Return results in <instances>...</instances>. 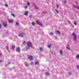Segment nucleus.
Returning a JSON list of instances; mask_svg holds the SVG:
<instances>
[{"mask_svg": "<svg viewBox=\"0 0 79 79\" xmlns=\"http://www.w3.org/2000/svg\"><path fill=\"white\" fill-rule=\"evenodd\" d=\"M12 20H13V19H9L8 20V21L10 23H13V21Z\"/></svg>", "mask_w": 79, "mask_h": 79, "instance_id": "nucleus-4", "label": "nucleus"}, {"mask_svg": "<svg viewBox=\"0 0 79 79\" xmlns=\"http://www.w3.org/2000/svg\"><path fill=\"white\" fill-rule=\"evenodd\" d=\"M39 63L38 61H36L35 63V65H37V64H39Z\"/></svg>", "mask_w": 79, "mask_h": 79, "instance_id": "nucleus-9", "label": "nucleus"}, {"mask_svg": "<svg viewBox=\"0 0 79 79\" xmlns=\"http://www.w3.org/2000/svg\"><path fill=\"white\" fill-rule=\"evenodd\" d=\"M25 9H27V6H25Z\"/></svg>", "mask_w": 79, "mask_h": 79, "instance_id": "nucleus-36", "label": "nucleus"}, {"mask_svg": "<svg viewBox=\"0 0 79 79\" xmlns=\"http://www.w3.org/2000/svg\"><path fill=\"white\" fill-rule=\"evenodd\" d=\"M36 23L38 24V25H40V26H42V24L41 23H40L39 22L36 21Z\"/></svg>", "mask_w": 79, "mask_h": 79, "instance_id": "nucleus-6", "label": "nucleus"}, {"mask_svg": "<svg viewBox=\"0 0 79 79\" xmlns=\"http://www.w3.org/2000/svg\"><path fill=\"white\" fill-rule=\"evenodd\" d=\"M52 46V45L51 44H50L48 46V48H51V47Z\"/></svg>", "mask_w": 79, "mask_h": 79, "instance_id": "nucleus-18", "label": "nucleus"}, {"mask_svg": "<svg viewBox=\"0 0 79 79\" xmlns=\"http://www.w3.org/2000/svg\"><path fill=\"white\" fill-rule=\"evenodd\" d=\"M43 13H44V14H45L47 13V12H43Z\"/></svg>", "mask_w": 79, "mask_h": 79, "instance_id": "nucleus-37", "label": "nucleus"}, {"mask_svg": "<svg viewBox=\"0 0 79 79\" xmlns=\"http://www.w3.org/2000/svg\"><path fill=\"white\" fill-rule=\"evenodd\" d=\"M73 6V7H75V8H77V9H78V10L79 9V6Z\"/></svg>", "mask_w": 79, "mask_h": 79, "instance_id": "nucleus-12", "label": "nucleus"}, {"mask_svg": "<svg viewBox=\"0 0 79 79\" xmlns=\"http://www.w3.org/2000/svg\"><path fill=\"white\" fill-rule=\"evenodd\" d=\"M20 48L18 47L16 48V52H20Z\"/></svg>", "mask_w": 79, "mask_h": 79, "instance_id": "nucleus-3", "label": "nucleus"}, {"mask_svg": "<svg viewBox=\"0 0 79 79\" xmlns=\"http://www.w3.org/2000/svg\"><path fill=\"white\" fill-rule=\"evenodd\" d=\"M56 32H57V33H58L59 34H61V33L59 31L57 30L56 31Z\"/></svg>", "mask_w": 79, "mask_h": 79, "instance_id": "nucleus-19", "label": "nucleus"}, {"mask_svg": "<svg viewBox=\"0 0 79 79\" xmlns=\"http://www.w3.org/2000/svg\"><path fill=\"white\" fill-rule=\"evenodd\" d=\"M29 17H30V18H31V17H32V16H31V15H29Z\"/></svg>", "mask_w": 79, "mask_h": 79, "instance_id": "nucleus-39", "label": "nucleus"}, {"mask_svg": "<svg viewBox=\"0 0 79 79\" xmlns=\"http://www.w3.org/2000/svg\"><path fill=\"white\" fill-rule=\"evenodd\" d=\"M16 25H17V26L18 25V24H19V23H18L17 22L16 23Z\"/></svg>", "mask_w": 79, "mask_h": 79, "instance_id": "nucleus-28", "label": "nucleus"}, {"mask_svg": "<svg viewBox=\"0 0 79 79\" xmlns=\"http://www.w3.org/2000/svg\"><path fill=\"white\" fill-rule=\"evenodd\" d=\"M67 48L68 49V50H70L69 48L68 47H67Z\"/></svg>", "mask_w": 79, "mask_h": 79, "instance_id": "nucleus-34", "label": "nucleus"}, {"mask_svg": "<svg viewBox=\"0 0 79 79\" xmlns=\"http://www.w3.org/2000/svg\"><path fill=\"white\" fill-rule=\"evenodd\" d=\"M46 76H48V75H49V73L47 72L46 73Z\"/></svg>", "mask_w": 79, "mask_h": 79, "instance_id": "nucleus-21", "label": "nucleus"}, {"mask_svg": "<svg viewBox=\"0 0 79 79\" xmlns=\"http://www.w3.org/2000/svg\"><path fill=\"white\" fill-rule=\"evenodd\" d=\"M56 6H57V7H58V5H57Z\"/></svg>", "mask_w": 79, "mask_h": 79, "instance_id": "nucleus-42", "label": "nucleus"}, {"mask_svg": "<svg viewBox=\"0 0 79 79\" xmlns=\"http://www.w3.org/2000/svg\"><path fill=\"white\" fill-rule=\"evenodd\" d=\"M74 24H75V25H77V23H76L74 22Z\"/></svg>", "mask_w": 79, "mask_h": 79, "instance_id": "nucleus-27", "label": "nucleus"}, {"mask_svg": "<svg viewBox=\"0 0 79 79\" xmlns=\"http://www.w3.org/2000/svg\"><path fill=\"white\" fill-rule=\"evenodd\" d=\"M68 23H69L70 24L71 23V22H70V21H68Z\"/></svg>", "mask_w": 79, "mask_h": 79, "instance_id": "nucleus-38", "label": "nucleus"}, {"mask_svg": "<svg viewBox=\"0 0 79 79\" xmlns=\"http://www.w3.org/2000/svg\"><path fill=\"white\" fill-rule=\"evenodd\" d=\"M30 60H33V57L31 56H30Z\"/></svg>", "mask_w": 79, "mask_h": 79, "instance_id": "nucleus-7", "label": "nucleus"}, {"mask_svg": "<svg viewBox=\"0 0 79 79\" xmlns=\"http://www.w3.org/2000/svg\"><path fill=\"white\" fill-rule=\"evenodd\" d=\"M27 5L29 6H30V3H29V2H27Z\"/></svg>", "mask_w": 79, "mask_h": 79, "instance_id": "nucleus-16", "label": "nucleus"}, {"mask_svg": "<svg viewBox=\"0 0 79 79\" xmlns=\"http://www.w3.org/2000/svg\"><path fill=\"white\" fill-rule=\"evenodd\" d=\"M53 33H52V32H51V33H49V34L50 35H53Z\"/></svg>", "mask_w": 79, "mask_h": 79, "instance_id": "nucleus-26", "label": "nucleus"}, {"mask_svg": "<svg viewBox=\"0 0 79 79\" xmlns=\"http://www.w3.org/2000/svg\"><path fill=\"white\" fill-rule=\"evenodd\" d=\"M0 55H2V54H1Z\"/></svg>", "mask_w": 79, "mask_h": 79, "instance_id": "nucleus-46", "label": "nucleus"}, {"mask_svg": "<svg viewBox=\"0 0 79 79\" xmlns=\"http://www.w3.org/2000/svg\"><path fill=\"white\" fill-rule=\"evenodd\" d=\"M71 73H69V75H71Z\"/></svg>", "mask_w": 79, "mask_h": 79, "instance_id": "nucleus-35", "label": "nucleus"}, {"mask_svg": "<svg viewBox=\"0 0 79 79\" xmlns=\"http://www.w3.org/2000/svg\"><path fill=\"white\" fill-rule=\"evenodd\" d=\"M27 45L28 46H29L30 47H32V43L31 42L28 41L27 42Z\"/></svg>", "mask_w": 79, "mask_h": 79, "instance_id": "nucleus-1", "label": "nucleus"}, {"mask_svg": "<svg viewBox=\"0 0 79 79\" xmlns=\"http://www.w3.org/2000/svg\"><path fill=\"white\" fill-rule=\"evenodd\" d=\"M29 47H29V46H27L26 47V50H29Z\"/></svg>", "mask_w": 79, "mask_h": 79, "instance_id": "nucleus-10", "label": "nucleus"}, {"mask_svg": "<svg viewBox=\"0 0 79 79\" xmlns=\"http://www.w3.org/2000/svg\"><path fill=\"white\" fill-rule=\"evenodd\" d=\"M77 69H79V66H78V65H77Z\"/></svg>", "mask_w": 79, "mask_h": 79, "instance_id": "nucleus-29", "label": "nucleus"}, {"mask_svg": "<svg viewBox=\"0 0 79 79\" xmlns=\"http://www.w3.org/2000/svg\"><path fill=\"white\" fill-rule=\"evenodd\" d=\"M56 12H57V13H59V12H58V10H56Z\"/></svg>", "mask_w": 79, "mask_h": 79, "instance_id": "nucleus-30", "label": "nucleus"}, {"mask_svg": "<svg viewBox=\"0 0 79 79\" xmlns=\"http://www.w3.org/2000/svg\"><path fill=\"white\" fill-rule=\"evenodd\" d=\"M60 54H61V55L63 54L62 53V50H60Z\"/></svg>", "mask_w": 79, "mask_h": 79, "instance_id": "nucleus-20", "label": "nucleus"}, {"mask_svg": "<svg viewBox=\"0 0 79 79\" xmlns=\"http://www.w3.org/2000/svg\"><path fill=\"white\" fill-rule=\"evenodd\" d=\"M72 35L74 37V40H75V41H76L77 40V38H76V35L74 33H73L72 34Z\"/></svg>", "mask_w": 79, "mask_h": 79, "instance_id": "nucleus-2", "label": "nucleus"}, {"mask_svg": "<svg viewBox=\"0 0 79 79\" xmlns=\"http://www.w3.org/2000/svg\"><path fill=\"white\" fill-rule=\"evenodd\" d=\"M23 35H24V34H23V35L19 34V37H23Z\"/></svg>", "mask_w": 79, "mask_h": 79, "instance_id": "nucleus-13", "label": "nucleus"}, {"mask_svg": "<svg viewBox=\"0 0 79 79\" xmlns=\"http://www.w3.org/2000/svg\"><path fill=\"white\" fill-rule=\"evenodd\" d=\"M2 28V24L0 23V29Z\"/></svg>", "mask_w": 79, "mask_h": 79, "instance_id": "nucleus-32", "label": "nucleus"}, {"mask_svg": "<svg viewBox=\"0 0 79 79\" xmlns=\"http://www.w3.org/2000/svg\"><path fill=\"white\" fill-rule=\"evenodd\" d=\"M29 12L28 11H26L25 12V13L24 14V15L25 16H27V15L28 14V13H29Z\"/></svg>", "mask_w": 79, "mask_h": 79, "instance_id": "nucleus-5", "label": "nucleus"}, {"mask_svg": "<svg viewBox=\"0 0 79 79\" xmlns=\"http://www.w3.org/2000/svg\"><path fill=\"white\" fill-rule=\"evenodd\" d=\"M1 62H2V61L0 60V63H1Z\"/></svg>", "mask_w": 79, "mask_h": 79, "instance_id": "nucleus-43", "label": "nucleus"}, {"mask_svg": "<svg viewBox=\"0 0 79 79\" xmlns=\"http://www.w3.org/2000/svg\"><path fill=\"white\" fill-rule=\"evenodd\" d=\"M11 15L12 16H15V14H11Z\"/></svg>", "mask_w": 79, "mask_h": 79, "instance_id": "nucleus-25", "label": "nucleus"}, {"mask_svg": "<svg viewBox=\"0 0 79 79\" xmlns=\"http://www.w3.org/2000/svg\"><path fill=\"white\" fill-rule=\"evenodd\" d=\"M40 52H42L43 51V49L42 48H40Z\"/></svg>", "mask_w": 79, "mask_h": 79, "instance_id": "nucleus-14", "label": "nucleus"}, {"mask_svg": "<svg viewBox=\"0 0 79 79\" xmlns=\"http://www.w3.org/2000/svg\"><path fill=\"white\" fill-rule=\"evenodd\" d=\"M15 48V46L14 45L12 46L11 48H10V49H14Z\"/></svg>", "mask_w": 79, "mask_h": 79, "instance_id": "nucleus-11", "label": "nucleus"}, {"mask_svg": "<svg viewBox=\"0 0 79 79\" xmlns=\"http://www.w3.org/2000/svg\"><path fill=\"white\" fill-rule=\"evenodd\" d=\"M26 43V41H24L23 42V44H25Z\"/></svg>", "mask_w": 79, "mask_h": 79, "instance_id": "nucleus-31", "label": "nucleus"}, {"mask_svg": "<svg viewBox=\"0 0 79 79\" xmlns=\"http://www.w3.org/2000/svg\"><path fill=\"white\" fill-rule=\"evenodd\" d=\"M62 35H64V34L62 33Z\"/></svg>", "mask_w": 79, "mask_h": 79, "instance_id": "nucleus-45", "label": "nucleus"}, {"mask_svg": "<svg viewBox=\"0 0 79 79\" xmlns=\"http://www.w3.org/2000/svg\"><path fill=\"white\" fill-rule=\"evenodd\" d=\"M76 3H78V2L77 1H76Z\"/></svg>", "mask_w": 79, "mask_h": 79, "instance_id": "nucleus-40", "label": "nucleus"}, {"mask_svg": "<svg viewBox=\"0 0 79 79\" xmlns=\"http://www.w3.org/2000/svg\"><path fill=\"white\" fill-rule=\"evenodd\" d=\"M31 64H33V62H31Z\"/></svg>", "mask_w": 79, "mask_h": 79, "instance_id": "nucleus-41", "label": "nucleus"}, {"mask_svg": "<svg viewBox=\"0 0 79 79\" xmlns=\"http://www.w3.org/2000/svg\"><path fill=\"white\" fill-rule=\"evenodd\" d=\"M4 27H6V26H7V24H6V23H4Z\"/></svg>", "mask_w": 79, "mask_h": 79, "instance_id": "nucleus-17", "label": "nucleus"}, {"mask_svg": "<svg viewBox=\"0 0 79 79\" xmlns=\"http://www.w3.org/2000/svg\"><path fill=\"white\" fill-rule=\"evenodd\" d=\"M64 2H65V3H66V1H65Z\"/></svg>", "mask_w": 79, "mask_h": 79, "instance_id": "nucleus-44", "label": "nucleus"}, {"mask_svg": "<svg viewBox=\"0 0 79 79\" xmlns=\"http://www.w3.org/2000/svg\"><path fill=\"white\" fill-rule=\"evenodd\" d=\"M79 57V55H77L76 56V58H78Z\"/></svg>", "mask_w": 79, "mask_h": 79, "instance_id": "nucleus-24", "label": "nucleus"}, {"mask_svg": "<svg viewBox=\"0 0 79 79\" xmlns=\"http://www.w3.org/2000/svg\"><path fill=\"white\" fill-rule=\"evenodd\" d=\"M25 65L26 66H27V67H28V65H27V63L26 62L25 63Z\"/></svg>", "mask_w": 79, "mask_h": 79, "instance_id": "nucleus-15", "label": "nucleus"}, {"mask_svg": "<svg viewBox=\"0 0 79 79\" xmlns=\"http://www.w3.org/2000/svg\"><path fill=\"white\" fill-rule=\"evenodd\" d=\"M32 24H33V25H34L35 24V23L34 22H33L32 23Z\"/></svg>", "mask_w": 79, "mask_h": 79, "instance_id": "nucleus-33", "label": "nucleus"}, {"mask_svg": "<svg viewBox=\"0 0 79 79\" xmlns=\"http://www.w3.org/2000/svg\"><path fill=\"white\" fill-rule=\"evenodd\" d=\"M67 45L68 46V45H69L68 44Z\"/></svg>", "mask_w": 79, "mask_h": 79, "instance_id": "nucleus-47", "label": "nucleus"}, {"mask_svg": "<svg viewBox=\"0 0 79 79\" xmlns=\"http://www.w3.org/2000/svg\"><path fill=\"white\" fill-rule=\"evenodd\" d=\"M34 6H35V7L36 8V9H38V7H37V6L35 5L34 4Z\"/></svg>", "mask_w": 79, "mask_h": 79, "instance_id": "nucleus-22", "label": "nucleus"}, {"mask_svg": "<svg viewBox=\"0 0 79 79\" xmlns=\"http://www.w3.org/2000/svg\"><path fill=\"white\" fill-rule=\"evenodd\" d=\"M5 6H6V7H8V5H7V4H5Z\"/></svg>", "mask_w": 79, "mask_h": 79, "instance_id": "nucleus-23", "label": "nucleus"}, {"mask_svg": "<svg viewBox=\"0 0 79 79\" xmlns=\"http://www.w3.org/2000/svg\"><path fill=\"white\" fill-rule=\"evenodd\" d=\"M6 48L8 51L9 52H10V51L9 50V48L8 46H6Z\"/></svg>", "mask_w": 79, "mask_h": 79, "instance_id": "nucleus-8", "label": "nucleus"}]
</instances>
